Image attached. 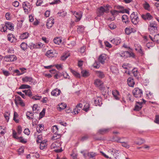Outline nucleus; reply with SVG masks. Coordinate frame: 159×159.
I'll return each mask as SVG.
<instances>
[{"label":"nucleus","instance_id":"nucleus-56","mask_svg":"<svg viewBox=\"0 0 159 159\" xmlns=\"http://www.w3.org/2000/svg\"><path fill=\"white\" fill-rule=\"evenodd\" d=\"M38 139L36 140V142L38 143H40L42 140V135H38L37 137Z\"/></svg>","mask_w":159,"mask_h":159},{"label":"nucleus","instance_id":"nucleus-21","mask_svg":"<svg viewBox=\"0 0 159 159\" xmlns=\"http://www.w3.org/2000/svg\"><path fill=\"white\" fill-rule=\"evenodd\" d=\"M106 58V56L105 54L100 55L98 58V61L99 62L103 64L105 62V60Z\"/></svg>","mask_w":159,"mask_h":159},{"label":"nucleus","instance_id":"nucleus-44","mask_svg":"<svg viewBox=\"0 0 159 159\" xmlns=\"http://www.w3.org/2000/svg\"><path fill=\"white\" fill-rule=\"evenodd\" d=\"M70 55L69 53L67 52V53L64 55L63 56H61V59L62 60H65Z\"/></svg>","mask_w":159,"mask_h":159},{"label":"nucleus","instance_id":"nucleus-2","mask_svg":"<svg viewBox=\"0 0 159 159\" xmlns=\"http://www.w3.org/2000/svg\"><path fill=\"white\" fill-rule=\"evenodd\" d=\"M130 18L132 23L136 25L139 22V18L137 12L133 11L130 16Z\"/></svg>","mask_w":159,"mask_h":159},{"label":"nucleus","instance_id":"nucleus-52","mask_svg":"<svg viewBox=\"0 0 159 159\" xmlns=\"http://www.w3.org/2000/svg\"><path fill=\"white\" fill-rule=\"evenodd\" d=\"M109 27L111 30H113L116 27V25L113 23L110 24L109 25Z\"/></svg>","mask_w":159,"mask_h":159},{"label":"nucleus","instance_id":"nucleus-8","mask_svg":"<svg viewBox=\"0 0 159 159\" xmlns=\"http://www.w3.org/2000/svg\"><path fill=\"white\" fill-rule=\"evenodd\" d=\"M5 58L7 59L6 61H14L17 59L15 55H7Z\"/></svg>","mask_w":159,"mask_h":159},{"label":"nucleus","instance_id":"nucleus-16","mask_svg":"<svg viewBox=\"0 0 159 159\" xmlns=\"http://www.w3.org/2000/svg\"><path fill=\"white\" fill-rule=\"evenodd\" d=\"M136 31V30L132 28H126L125 29V32L126 34L129 35L132 33H134Z\"/></svg>","mask_w":159,"mask_h":159},{"label":"nucleus","instance_id":"nucleus-19","mask_svg":"<svg viewBox=\"0 0 159 159\" xmlns=\"http://www.w3.org/2000/svg\"><path fill=\"white\" fill-rule=\"evenodd\" d=\"M122 22L125 24H128L130 22L128 16L126 15H124L122 17Z\"/></svg>","mask_w":159,"mask_h":159},{"label":"nucleus","instance_id":"nucleus-13","mask_svg":"<svg viewBox=\"0 0 159 159\" xmlns=\"http://www.w3.org/2000/svg\"><path fill=\"white\" fill-rule=\"evenodd\" d=\"M142 18L145 20H150L153 18L152 16L149 13H147L141 15Z\"/></svg>","mask_w":159,"mask_h":159},{"label":"nucleus","instance_id":"nucleus-48","mask_svg":"<svg viewBox=\"0 0 159 159\" xmlns=\"http://www.w3.org/2000/svg\"><path fill=\"white\" fill-rule=\"evenodd\" d=\"M25 95L28 96L31 98L32 96V93L30 89H27V91Z\"/></svg>","mask_w":159,"mask_h":159},{"label":"nucleus","instance_id":"nucleus-58","mask_svg":"<svg viewBox=\"0 0 159 159\" xmlns=\"http://www.w3.org/2000/svg\"><path fill=\"white\" fill-rule=\"evenodd\" d=\"M119 11H117L116 10H114L112 11H111V14L114 16L116 14H118V13H120Z\"/></svg>","mask_w":159,"mask_h":159},{"label":"nucleus","instance_id":"nucleus-40","mask_svg":"<svg viewBox=\"0 0 159 159\" xmlns=\"http://www.w3.org/2000/svg\"><path fill=\"white\" fill-rule=\"evenodd\" d=\"M31 88V86L29 85L25 84H22L19 87V89H30Z\"/></svg>","mask_w":159,"mask_h":159},{"label":"nucleus","instance_id":"nucleus-24","mask_svg":"<svg viewBox=\"0 0 159 159\" xmlns=\"http://www.w3.org/2000/svg\"><path fill=\"white\" fill-rule=\"evenodd\" d=\"M61 93L60 90L56 89L53 90L51 92V94L53 96H57L60 94Z\"/></svg>","mask_w":159,"mask_h":159},{"label":"nucleus","instance_id":"nucleus-51","mask_svg":"<svg viewBox=\"0 0 159 159\" xmlns=\"http://www.w3.org/2000/svg\"><path fill=\"white\" fill-rule=\"evenodd\" d=\"M58 130V128L57 126L55 125L53 126L52 131L53 133L55 132V133H56L57 132Z\"/></svg>","mask_w":159,"mask_h":159},{"label":"nucleus","instance_id":"nucleus-6","mask_svg":"<svg viewBox=\"0 0 159 159\" xmlns=\"http://www.w3.org/2000/svg\"><path fill=\"white\" fill-rule=\"evenodd\" d=\"M15 102L16 105L19 104L22 107L25 106V103L22 100L21 98L19 96H16L15 99Z\"/></svg>","mask_w":159,"mask_h":159},{"label":"nucleus","instance_id":"nucleus-46","mask_svg":"<svg viewBox=\"0 0 159 159\" xmlns=\"http://www.w3.org/2000/svg\"><path fill=\"white\" fill-rule=\"evenodd\" d=\"M8 40H11V39H16V38H15V36L12 34H9L7 35Z\"/></svg>","mask_w":159,"mask_h":159},{"label":"nucleus","instance_id":"nucleus-60","mask_svg":"<svg viewBox=\"0 0 159 159\" xmlns=\"http://www.w3.org/2000/svg\"><path fill=\"white\" fill-rule=\"evenodd\" d=\"M104 43L105 46L107 47L111 48L112 47V46L111 44L107 41L105 42Z\"/></svg>","mask_w":159,"mask_h":159},{"label":"nucleus","instance_id":"nucleus-63","mask_svg":"<svg viewBox=\"0 0 159 159\" xmlns=\"http://www.w3.org/2000/svg\"><path fill=\"white\" fill-rule=\"evenodd\" d=\"M12 135L14 138L16 139H19V137L17 136V133L14 130H13Z\"/></svg>","mask_w":159,"mask_h":159},{"label":"nucleus","instance_id":"nucleus-42","mask_svg":"<svg viewBox=\"0 0 159 159\" xmlns=\"http://www.w3.org/2000/svg\"><path fill=\"white\" fill-rule=\"evenodd\" d=\"M18 116V115L16 112L15 111L14 112V116H13V120L15 121V122L16 123H18L19 122V120L18 119H16V118Z\"/></svg>","mask_w":159,"mask_h":159},{"label":"nucleus","instance_id":"nucleus-1","mask_svg":"<svg viewBox=\"0 0 159 159\" xmlns=\"http://www.w3.org/2000/svg\"><path fill=\"white\" fill-rule=\"evenodd\" d=\"M22 7L25 13L28 14L31 10L32 7L28 2H24L22 3Z\"/></svg>","mask_w":159,"mask_h":159},{"label":"nucleus","instance_id":"nucleus-36","mask_svg":"<svg viewBox=\"0 0 159 159\" xmlns=\"http://www.w3.org/2000/svg\"><path fill=\"white\" fill-rule=\"evenodd\" d=\"M82 76L86 77L88 76L89 75V74L88 71L86 70H83L81 71Z\"/></svg>","mask_w":159,"mask_h":159},{"label":"nucleus","instance_id":"nucleus-15","mask_svg":"<svg viewBox=\"0 0 159 159\" xmlns=\"http://www.w3.org/2000/svg\"><path fill=\"white\" fill-rule=\"evenodd\" d=\"M33 79L32 77H28L27 76H25L22 79V81L24 82H29L30 84H31L32 83Z\"/></svg>","mask_w":159,"mask_h":159},{"label":"nucleus","instance_id":"nucleus-55","mask_svg":"<svg viewBox=\"0 0 159 159\" xmlns=\"http://www.w3.org/2000/svg\"><path fill=\"white\" fill-rule=\"evenodd\" d=\"M154 122L155 123L159 124V115H156Z\"/></svg>","mask_w":159,"mask_h":159},{"label":"nucleus","instance_id":"nucleus-18","mask_svg":"<svg viewBox=\"0 0 159 159\" xmlns=\"http://www.w3.org/2000/svg\"><path fill=\"white\" fill-rule=\"evenodd\" d=\"M127 84L129 86L131 87H134L135 82L133 79L131 77L128 78L127 80Z\"/></svg>","mask_w":159,"mask_h":159},{"label":"nucleus","instance_id":"nucleus-37","mask_svg":"<svg viewBox=\"0 0 159 159\" xmlns=\"http://www.w3.org/2000/svg\"><path fill=\"white\" fill-rule=\"evenodd\" d=\"M61 135L60 134L55 133L53 135L52 137V139L53 140L57 139H59L61 137Z\"/></svg>","mask_w":159,"mask_h":159},{"label":"nucleus","instance_id":"nucleus-49","mask_svg":"<svg viewBox=\"0 0 159 159\" xmlns=\"http://www.w3.org/2000/svg\"><path fill=\"white\" fill-rule=\"evenodd\" d=\"M97 73L98 74V77L99 78H103L104 76L103 73L102 72L98 71L97 72Z\"/></svg>","mask_w":159,"mask_h":159},{"label":"nucleus","instance_id":"nucleus-29","mask_svg":"<svg viewBox=\"0 0 159 159\" xmlns=\"http://www.w3.org/2000/svg\"><path fill=\"white\" fill-rule=\"evenodd\" d=\"M46 55L49 57H52L54 56V54L52 50H50L48 51L47 52Z\"/></svg>","mask_w":159,"mask_h":159},{"label":"nucleus","instance_id":"nucleus-33","mask_svg":"<svg viewBox=\"0 0 159 159\" xmlns=\"http://www.w3.org/2000/svg\"><path fill=\"white\" fill-rule=\"evenodd\" d=\"M90 105L89 103H86L84 106L83 110L86 112H88L89 110Z\"/></svg>","mask_w":159,"mask_h":159},{"label":"nucleus","instance_id":"nucleus-10","mask_svg":"<svg viewBox=\"0 0 159 159\" xmlns=\"http://www.w3.org/2000/svg\"><path fill=\"white\" fill-rule=\"evenodd\" d=\"M94 104L95 106H100L102 104V99L100 97H98L96 99H93Z\"/></svg>","mask_w":159,"mask_h":159},{"label":"nucleus","instance_id":"nucleus-3","mask_svg":"<svg viewBox=\"0 0 159 159\" xmlns=\"http://www.w3.org/2000/svg\"><path fill=\"white\" fill-rule=\"evenodd\" d=\"M134 96L136 98H139L143 95V91L142 89L138 88H135L132 91Z\"/></svg>","mask_w":159,"mask_h":159},{"label":"nucleus","instance_id":"nucleus-64","mask_svg":"<svg viewBox=\"0 0 159 159\" xmlns=\"http://www.w3.org/2000/svg\"><path fill=\"white\" fill-rule=\"evenodd\" d=\"M86 47L84 46H83L80 48V52L81 53H84Z\"/></svg>","mask_w":159,"mask_h":159},{"label":"nucleus","instance_id":"nucleus-20","mask_svg":"<svg viewBox=\"0 0 159 159\" xmlns=\"http://www.w3.org/2000/svg\"><path fill=\"white\" fill-rule=\"evenodd\" d=\"M134 47H135V50L139 52L141 55H143L144 54L143 51L142 49V47L140 45H138L134 44Z\"/></svg>","mask_w":159,"mask_h":159},{"label":"nucleus","instance_id":"nucleus-41","mask_svg":"<svg viewBox=\"0 0 159 159\" xmlns=\"http://www.w3.org/2000/svg\"><path fill=\"white\" fill-rule=\"evenodd\" d=\"M27 44L25 43H22L20 45L21 49L24 51L27 49Z\"/></svg>","mask_w":159,"mask_h":159},{"label":"nucleus","instance_id":"nucleus-57","mask_svg":"<svg viewBox=\"0 0 159 159\" xmlns=\"http://www.w3.org/2000/svg\"><path fill=\"white\" fill-rule=\"evenodd\" d=\"M22 143H26L27 141L25 140L24 139L22 138V137H19V139H18Z\"/></svg>","mask_w":159,"mask_h":159},{"label":"nucleus","instance_id":"nucleus-31","mask_svg":"<svg viewBox=\"0 0 159 159\" xmlns=\"http://www.w3.org/2000/svg\"><path fill=\"white\" fill-rule=\"evenodd\" d=\"M97 154L96 152H89L87 154L88 156L90 158H93L97 156Z\"/></svg>","mask_w":159,"mask_h":159},{"label":"nucleus","instance_id":"nucleus-26","mask_svg":"<svg viewBox=\"0 0 159 159\" xmlns=\"http://www.w3.org/2000/svg\"><path fill=\"white\" fill-rule=\"evenodd\" d=\"M29 34L28 33L25 32L21 34L20 36V38L21 39H27L29 37Z\"/></svg>","mask_w":159,"mask_h":159},{"label":"nucleus","instance_id":"nucleus-34","mask_svg":"<svg viewBox=\"0 0 159 159\" xmlns=\"http://www.w3.org/2000/svg\"><path fill=\"white\" fill-rule=\"evenodd\" d=\"M26 116L27 118L29 120L32 119L34 118V115L33 113L29 111L27 112Z\"/></svg>","mask_w":159,"mask_h":159},{"label":"nucleus","instance_id":"nucleus-22","mask_svg":"<svg viewBox=\"0 0 159 159\" xmlns=\"http://www.w3.org/2000/svg\"><path fill=\"white\" fill-rule=\"evenodd\" d=\"M5 25L7 28H8L9 30L11 31H12L14 29V25L11 22H6Z\"/></svg>","mask_w":159,"mask_h":159},{"label":"nucleus","instance_id":"nucleus-43","mask_svg":"<svg viewBox=\"0 0 159 159\" xmlns=\"http://www.w3.org/2000/svg\"><path fill=\"white\" fill-rule=\"evenodd\" d=\"M89 138V136L87 134H86L82 136L80 139V141L83 142L87 140Z\"/></svg>","mask_w":159,"mask_h":159},{"label":"nucleus","instance_id":"nucleus-27","mask_svg":"<svg viewBox=\"0 0 159 159\" xmlns=\"http://www.w3.org/2000/svg\"><path fill=\"white\" fill-rule=\"evenodd\" d=\"M125 53L129 54V57H132L133 58L135 57V56L134 53L132 52H129V51H125L124 52L121 53V56H124V54Z\"/></svg>","mask_w":159,"mask_h":159},{"label":"nucleus","instance_id":"nucleus-25","mask_svg":"<svg viewBox=\"0 0 159 159\" xmlns=\"http://www.w3.org/2000/svg\"><path fill=\"white\" fill-rule=\"evenodd\" d=\"M159 40H151V41L149 42L146 44L147 47L148 48H149L150 47H152L154 45V42H156L157 43H158Z\"/></svg>","mask_w":159,"mask_h":159},{"label":"nucleus","instance_id":"nucleus-38","mask_svg":"<svg viewBox=\"0 0 159 159\" xmlns=\"http://www.w3.org/2000/svg\"><path fill=\"white\" fill-rule=\"evenodd\" d=\"M143 7L146 10L149 11L150 10V6L149 4L146 2L143 4Z\"/></svg>","mask_w":159,"mask_h":159},{"label":"nucleus","instance_id":"nucleus-4","mask_svg":"<svg viewBox=\"0 0 159 159\" xmlns=\"http://www.w3.org/2000/svg\"><path fill=\"white\" fill-rule=\"evenodd\" d=\"M44 44L39 42L36 43H31L28 46L31 49H40L44 47Z\"/></svg>","mask_w":159,"mask_h":159},{"label":"nucleus","instance_id":"nucleus-39","mask_svg":"<svg viewBox=\"0 0 159 159\" xmlns=\"http://www.w3.org/2000/svg\"><path fill=\"white\" fill-rule=\"evenodd\" d=\"M61 146V144L58 142H55L52 144L51 147L54 148H58Z\"/></svg>","mask_w":159,"mask_h":159},{"label":"nucleus","instance_id":"nucleus-12","mask_svg":"<svg viewBox=\"0 0 159 159\" xmlns=\"http://www.w3.org/2000/svg\"><path fill=\"white\" fill-rule=\"evenodd\" d=\"M111 130V128H103L99 129L98 132V134L104 135L109 132Z\"/></svg>","mask_w":159,"mask_h":159},{"label":"nucleus","instance_id":"nucleus-23","mask_svg":"<svg viewBox=\"0 0 159 159\" xmlns=\"http://www.w3.org/2000/svg\"><path fill=\"white\" fill-rule=\"evenodd\" d=\"M112 94L116 99L117 100L119 99V96L120 94L119 93L118 91L116 90H113L112 92Z\"/></svg>","mask_w":159,"mask_h":159},{"label":"nucleus","instance_id":"nucleus-47","mask_svg":"<svg viewBox=\"0 0 159 159\" xmlns=\"http://www.w3.org/2000/svg\"><path fill=\"white\" fill-rule=\"evenodd\" d=\"M25 95L28 96L31 98L32 96V93L30 89H27V91Z\"/></svg>","mask_w":159,"mask_h":159},{"label":"nucleus","instance_id":"nucleus-17","mask_svg":"<svg viewBox=\"0 0 159 159\" xmlns=\"http://www.w3.org/2000/svg\"><path fill=\"white\" fill-rule=\"evenodd\" d=\"M142 103L141 102H137L136 104L134 110L136 111H139L142 108Z\"/></svg>","mask_w":159,"mask_h":159},{"label":"nucleus","instance_id":"nucleus-30","mask_svg":"<svg viewBox=\"0 0 159 159\" xmlns=\"http://www.w3.org/2000/svg\"><path fill=\"white\" fill-rule=\"evenodd\" d=\"M84 27L82 25L78 26L77 31L79 33H81L84 32Z\"/></svg>","mask_w":159,"mask_h":159},{"label":"nucleus","instance_id":"nucleus-14","mask_svg":"<svg viewBox=\"0 0 159 159\" xmlns=\"http://www.w3.org/2000/svg\"><path fill=\"white\" fill-rule=\"evenodd\" d=\"M108 9H105L103 7L101 6L99 8L98 13V16L100 17L102 16L105 12H107Z\"/></svg>","mask_w":159,"mask_h":159},{"label":"nucleus","instance_id":"nucleus-53","mask_svg":"<svg viewBox=\"0 0 159 159\" xmlns=\"http://www.w3.org/2000/svg\"><path fill=\"white\" fill-rule=\"evenodd\" d=\"M119 12H120V13H126L129 15V11L127 9H124V8H123V10L119 11Z\"/></svg>","mask_w":159,"mask_h":159},{"label":"nucleus","instance_id":"nucleus-32","mask_svg":"<svg viewBox=\"0 0 159 159\" xmlns=\"http://www.w3.org/2000/svg\"><path fill=\"white\" fill-rule=\"evenodd\" d=\"M66 104L64 103H61V104L59 105V107L57 108L58 110L60 111H61L66 108Z\"/></svg>","mask_w":159,"mask_h":159},{"label":"nucleus","instance_id":"nucleus-28","mask_svg":"<svg viewBox=\"0 0 159 159\" xmlns=\"http://www.w3.org/2000/svg\"><path fill=\"white\" fill-rule=\"evenodd\" d=\"M69 69L70 70L71 72L76 77L78 78H80V74L75 71L74 70H73L71 68H69Z\"/></svg>","mask_w":159,"mask_h":159},{"label":"nucleus","instance_id":"nucleus-54","mask_svg":"<svg viewBox=\"0 0 159 159\" xmlns=\"http://www.w3.org/2000/svg\"><path fill=\"white\" fill-rule=\"evenodd\" d=\"M41 98V97L39 96L36 95L34 96H32L31 98L34 99V100H39Z\"/></svg>","mask_w":159,"mask_h":159},{"label":"nucleus","instance_id":"nucleus-11","mask_svg":"<svg viewBox=\"0 0 159 159\" xmlns=\"http://www.w3.org/2000/svg\"><path fill=\"white\" fill-rule=\"evenodd\" d=\"M54 19L52 17L49 18L46 23V26L48 28L50 29L54 24Z\"/></svg>","mask_w":159,"mask_h":159},{"label":"nucleus","instance_id":"nucleus-59","mask_svg":"<svg viewBox=\"0 0 159 159\" xmlns=\"http://www.w3.org/2000/svg\"><path fill=\"white\" fill-rule=\"evenodd\" d=\"M14 72L15 73H17V75H22L24 73V72H22L20 73V71L18 70H17V69L15 70H14Z\"/></svg>","mask_w":159,"mask_h":159},{"label":"nucleus","instance_id":"nucleus-61","mask_svg":"<svg viewBox=\"0 0 159 159\" xmlns=\"http://www.w3.org/2000/svg\"><path fill=\"white\" fill-rule=\"evenodd\" d=\"M132 72L134 76L135 77H137L138 75L137 70L135 68H134L132 70Z\"/></svg>","mask_w":159,"mask_h":159},{"label":"nucleus","instance_id":"nucleus-45","mask_svg":"<svg viewBox=\"0 0 159 159\" xmlns=\"http://www.w3.org/2000/svg\"><path fill=\"white\" fill-rule=\"evenodd\" d=\"M138 140L139 141V142H135V143L138 145H140L145 142V140L143 139H138Z\"/></svg>","mask_w":159,"mask_h":159},{"label":"nucleus","instance_id":"nucleus-9","mask_svg":"<svg viewBox=\"0 0 159 159\" xmlns=\"http://www.w3.org/2000/svg\"><path fill=\"white\" fill-rule=\"evenodd\" d=\"M121 138H118L116 140V142L118 143H122L121 146L125 148H128L130 147V145L128 144V142H125L124 141H121L120 140Z\"/></svg>","mask_w":159,"mask_h":159},{"label":"nucleus","instance_id":"nucleus-7","mask_svg":"<svg viewBox=\"0 0 159 159\" xmlns=\"http://www.w3.org/2000/svg\"><path fill=\"white\" fill-rule=\"evenodd\" d=\"M148 30L150 32L152 30L155 32L157 30V24L155 22L150 23L148 28Z\"/></svg>","mask_w":159,"mask_h":159},{"label":"nucleus","instance_id":"nucleus-35","mask_svg":"<svg viewBox=\"0 0 159 159\" xmlns=\"http://www.w3.org/2000/svg\"><path fill=\"white\" fill-rule=\"evenodd\" d=\"M39 127H37L36 128V130L37 132L40 133L41 132L42 130L43 129L44 126L42 124H39Z\"/></svg>","mask_w":159,"mask_h":159},{"label":"nucleus","instance_id":"nucleus-50","mask_svg":"<svg viewBox=\"0 0 159 159\" xmlns=\"http://www.w3.org/2000/svg\"><path fill=\"white\" fill-rule=\"evenodd\" d=\"M93 66L96 68H98L100 66L99 62L96 61L93 64Z\"/></svg>","mask_w":159,"mask_h":159},{"label":"nucleus","instance_id":"nucleus-62","mask_svg":"<svg viewBox=\"0 0 159 159\" xmlns=\"http://www.w3.org/2000/svg\"><path fill=\"white\" fill-rule=\"evenodd\" d=\"M17 131L18 134H20L22 132V128L19 125L18 126Z\"/></svg>","mask_w":159,"mask_h":159},{"label":"nucleus","instance_id":"nucleus-5","mask_svg":"<svg viewBox=\"0 0 159 159\" xmlns=\"http://www.w3.org/2000/svg\"><path fill=\"white\" fill-rule=\"evenodd\" d=\"M94 83L96 86L99 87V89L101 91L104 90V87L102 86L103 83L100 79H97L95 80Z\"/></svg>","mask_w":159,"mask_h":159}]
</instances>
